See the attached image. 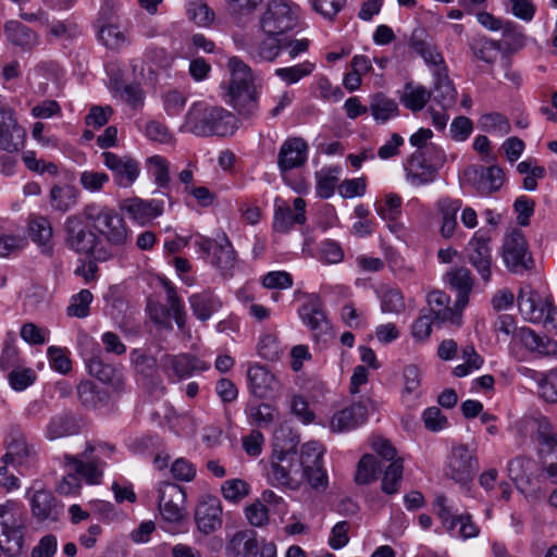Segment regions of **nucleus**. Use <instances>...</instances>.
<instances>
[{
	"label": "nucleus",
	"instance_id": "nucleus-1",
	"mask_svg": "<svg viewBox=\"0 0 557 557\" xmlns=\"http://www.w3.org/2000/svg\"><path fill=\"white\" fill-rule=\"evenodd\" d=\"M182 129L196 136H227L236 129V117L223 108L197 102L189 108Z\"/></svg>",
	"mask_w": 557,
	"mask_h": 557
},
{
	"label": "nucleus",
	"instance_id": "nucleus-2",
	"mask_svg": "<svg viewBox=\"0 0 557 557\" xmlns=\"http://www.w3.org/2000/svg\"><path fill=\"white\" fill-rule=\"evenodd\" d=\"M161 529L170 534L186 531L187 496L185 490L171 482L159 483L156 487Z\"/></svg>",
	"mask_w": 557,
	"mask_h": 557
},
{
	"label": "nucleus",
	"instance_id": "nucleus-3",
	"mask_svg": "<svg viewBox=\"0 0 557 557\" xmlns=\"http://www.w3.org/2000/svg\"><path fill=\"white\" fill-rule=\"evenodd\" d=\"M260 29L268 37H285L286 34L302 29L299 7L288 0H271L262 13Z\"/></svg>",
	"mask_w": 557,
	"mask_h": 557
},
{
	"label": "nucleus",
	"instance_id": "nucleus-4",
	"mask_svg": "<svg viewBox=\"0 0 557 557\" xmlns=\"http://www.w3.org/2000/svg\"><path fill=\"white\" fill-rule=\"evenodd\" d=\"M24 527V515L16 502L7 500L0 506V549L8 557L21 555Z\"/></svg>",
	"mask_w": 557,
	"mask_h": 557
},
{
	"label": "nucleus",
	"instance_id": "nucleus-5",
	"mask_svg": "<svg viewBox=\"0 0 557 557\" xmlns=\"http://www.w3.org/2000/svg\"><path fill=\"white\" fill-rule=\"evenodd\" d=\"M64 469L65 475L58 484V491L63 495L76 494L82 486V480L89 485H97L101 483V468L89 463L85 465L78 456L66 455L64 457Z\"/></svg>",
	"mask_w": 557,
	"mask_h": 557
},
{
	"label": "nucleus",
	"instance_id": "nucleus-6",
	"mask_svg": "<svg viewBox=\"0 0 557 557\" xmlns=\"http://www.w3.org/2000/svg\"><path fill=\"white\" fill-rule=\"evenodd\" d=\"M502 257L506 268L515 274H523L534 267V260L529 250L525 236L519 230H513L505 236Z\"/></svg>",
	"mask_w": 557,
	"mask_h": 557
},
{
	"label": "nucleus",
	"instance_id": "nucleus-7",
	"mask_svg": "<svg viewBox=\"0 0 557 557\" xmlns=\"http://www.w3.org/2000/svg\"><path fill=\"white\" fill-rule=\"evenodd\" d=\"M95 207L88 208L86 214L92 220L95 227L112 246L122 247L128 240V228L124 219L112 208H99L92 213Z\"/></svg>",
	"mask_w": 557,
	"mask_h": 557
},
{
	"label": "nucleus",
	"instance_id": "nucleus-8",
	"mask_svg": "<svg viewBox=\"0 0 557 557\" xmlns=\"http://www.w3.org/2000/svg\"><path fill=\"white\" fill-rule=\"evenodd\" d=\"M220 97L235 110L240 111L244 108V63L237 57H232L227 61L220 84Z\"/></svg>",
	"mask_w": 557,
	"mask_h": 557
},
{
	"label": "nucleus",
	"instance_id": "nucleus-9",
	"mask_svg": "<svg viewBox=\"0 0 557 557\" xmlns=\"http://www.w3.org/2000/svg\"><path fill=\"white\" fill-rule=\"evenodd\" d=\"M479 469L474 450L460 444L451 448L447 458L445 474L460 485L468 484Z\"/></svg>",
	"mask_w": 557,
	"mask_h": 557
},
{
	"label": "nucleus",
	"instance_id": "nucleus-10",
	"mask_svg": "<svg viewBox=\"0 0 557 557\" xmlns=\"http://www.w3.org/2000/svg\"><path fill=\"white\" fill-rule=\"evenodd\" d=\"M429 314L438 325L461 326L466 307L458 305V299L450 306V297L442 290H432L426 296Z\"/></svg>",
	"mask_w": 557,
	"mask_h": 557
},
{
	"label": "nucleus",
	"instance_id": "nucleus-11",
	"mask_svg": "<svg viewBox=\"0 0 557 557\" xmlns=\"http://www.w3.org/2000/svg\"><path fill=\"white\" fill-rule=\"evenodd\" d=\"M194 246L202 258L207 259L215 268L227 271L234 264V251L227 238L211 240L197 234Z\"/></svg>",
	"mask_w": 557,
	"mask_h": 557
},
{
	"label": "nucleus",
	"instance_id": "nucleus-12",
	"mask_svg": "<svg viewBox=\"0 0 557 557\" xmlns=\"http://www.w3.org/2000/svg\"><path fill=\"white\" fill-rule=\"evenodd\" d=\"M465 177L481 196L498 191L505 182V173L498 165H470L465 170Z\"/></svg>",
	"mask_w": 557,
	"mask_h": 557
},
{
	"label": "nucleus",
	"instance_id": "nucleus-13",
	"mask_svg": "<svg viewBox=\"0 0 557 557\" xmlns=\"http://www.w3.org/2000/svg\"><path fill=\"white\" fill-rule=\"evenodd\" d=\"M120 209L134 224L145 226L163 214L164 201L133 197L124 199L120 203Z\"/></svg>",
	"mask_w": 557,
	"mask_h": 557
},
{
	"label": "nucleus",
	"instance_id": "nucleus-14",
	"mask_svg": "<svg viewBox=\"0 0 557 557\" xmlns=\"http://www.w3.org/2000/svg\"><path fill=\"white\" fill-rule=\"evenodd\" d=\"M409 45L411 49L423 59L425 65L431 71L432 76L448 70L440 48L434 42L433 38L425 34L424 30H414L411 35Z\"/></svg>",
	"mask_w": 557,
	"mask_h": 557
},
{
	"label": "nucleus",
	"instance_id": "nucleus-15",
	"mask_svg": "<svg viewBox=\"0 0 557 557\" xmlns=\"http://www.w3.org/2000/svg\"><path fill=\"white\" fill-rule=\"evenodd\" d=\"M490 242V236L480 230L473 234L467 246L468 260L485 283L490 282L492 276Z\"/></svg>",
	"mask_w": 557,
	"mask_h": 557
},
{
	"label": "nucleus",
	"instance_id": "nucleus-16",
	"mask_svg": "<svg viewBox=\"0 0 557 557\" xmlns=\"http://www.w3.org/2000/svg\"><path fill=\"white\" fill-rule=\"evenodd\" d=\"M66 243L78 253L89 255L97 244L96 234L89 230L86 221L79 215H70L64 223Z\"/></svg>",
	"mask_w": 557,
	"mask_h": 557
},
{
	"label": "nucleus",
	"instance_id": "nucleus-17",
	"mask_svg": "<svg viewBox=\"0 0 557 557\" xmlns=\"http://www.w3.org/2000/svg\"><path fill=\"white\" fill-rule=\"evenodd\" d=\"M25 136L14 110L0 104V148L10 152L18 151L24 147Z\"/></svg>",
	"mask_w": 557,
	"mask_h": 557
},
{
	"label": "nucleus",
	"instance_id": "nucleus-18",
	"mask_svg": "<svg viewBox=\"0 0 557 557\" xmlns=\"http://www.w3.org/2000/svg\"><path fill=\"white\" fill-rule=\"evenodd\" d=\"M195 522L203 534H210L222 525V506L216 496L202 495L195 509Z\"/></svg>",
	"mask_w": 557,
	"mask_h": 557
},
{
	"label": "nucleus",
	"instance_id": "nucleus-19",
	"mask_svg": "<svg viewBox=\"0 0 557 557\" xmlns=\"http://www.w3.org/2000/svg\"><path fill=\"white\" fill-rule=\"evenodd\" d=\"M269 479L278 485L297 490L304 481L296 458L272 457Z\"/></svg>",
	"mask_w": 557,
	"mask_h": 557
},
{
	"label": "nucleus",
	"instance_id": "nucleus-20",
	"mask_svg": "<svg viewBox=\"0 0 557 557\" xmlns=\"http://www.w3.org/2000/svg\"><path fill=\"white\" fill-rule=\"evenodd\" d=\"M104 165L114 174V181L120 187H131L139 177V163L129 157L120 158L112 152L102 153Z\"/></svg>",
	"mask_w": 557,
	"mask_h": 557
},
{
	"label": "nucleus",
	"instance_id": "nucleus-21",
	"mask_svg": "<svg viewBox=\"0 0 557 557\" xmlns=\"http://www.w3.org/2000/svg\"><path fill=\"white\" fill-rule=\"evenodd\" d=\"M25 497L29 502L33 516L38 520H46L53 516L55 503L52 494L40 481H34L26 488Z\"/></svg>",
	"mask_w": 557,
	"mask_h": 557
},
{
	"label": "nucleus",
	"instance_id": "nucleus-22",
	"mask_svg": "<svg viewBox=\"0 0 557 557\" xmlns=\"http://www.w3.org/2000/svg\"><path fill=\"white\" fill-rule=\"evenodd\" d=\"M308 145L300 137L288 138L278 152L277 164L282 172L299 168L307 161Z\"/></svg>",
	"mask_w": 557,
	"mask_h": 557
},
{
	"label": "nucleus",
	"instance_id": "nucleus-23",
	"mask_svg": "<svg viewBox=\"0 0 557 557\" xmlns=\"http://www.w3.org/2000/svg\"><path fill=\"white\" fill-rule=\"evenodd\" d=\"M515 343L530 352L557 358V341L540 335L530 327L523 326L515 332Z\"/></svg>",
	"mask_w": 557,
	"mask_h": 557
},
{
	"label": "nucleus",
	"instance_id": "nucleus-24",
	"mask_svg": "<svg viewBox=\"0 0 557 557\" xmlns=\"http://www.w3.org/2000/svg\"><path fill=\"white\" fill-rule=\"evenodd\" d=\"M366 419L367 407L356 403L335 412L330 419L329 428L333 433H345L361 425Z\"/></svg>",
	"mask_w": 557,
	"mask_h": 557
},
{
	"label": "nucleus",
	"instance_id": "nucleus-25",
	"mask_svg": "<svg viewBox=\"0 0 557 557\" xmlns=\"http://www.w3.org/2000/svg\"><path fill=\"white\" fill-rule=\"evenodd\" d=\"M517 301L520 314L525 321L530 323L543 321L546 302H543L541 296L530 285H523L520 288Z\"/></svg>",
	"mask_w": 557,
	"mask_h": 557
},
{
	"label": "nucleus",
	"instance_id": "nucleus-26",
	"mask_svg": "<svg viewBox=\"0 0 557 557\" xmlns=\"http://www.w3.org/2000/svg\"><path fill=\"white\" fill-rule=\"evenodd\" d=\"M163 371L169 375H174L178 380L186 379L197 371H206L209 366L188 356H165L162 360Z\"/></svg>",
	"mask_w": 557,
	"mask_h": 557
},
{
	"label": "nucleus",
	"instance_id": "nucleus-27",
	"mask_svg": "<svg viewBox=\"0 0 557 557\" xmlns=\"http://www.w3.org/2000/svg\"><path fill=\"white\" fill-rule=\"evenodd\" d=\"M27 231L33 243L44 253H51L53 250V231L48 218L39 214H32L28 219Z\"/></svg>",
	"mask_w": 557,
	"mask_h": 557
},
{
	"label": "nucleus",
	"instance_id": "nucleus-28",
	"mask_svg": "<svg viewBox=\"0 0 557 557\" xmlns=\"http://www.w3.org/2000/svg\"><path fill=\"white\" fill-rule=\"evenodd\" d=\"M86 367L89 374L111 386L116 394L124 391L125 379L120 370L103 363L97 356L86 359Z\"/></svg>",
	"mask_w": 557,
	"mask_h": 557
},
{
	"label": "nucleus",
	"instance_id": "nucleus-29",
	"mask_svg": "<svg viewBox=\"0 0 557 557\" xmlns=\"http://www.w3.org/2000/svg\"><path fill=\"white\" fill-rule=\"evenodd\" d=\"M445 282L457 292L458 305L467 307L469 296L472 292L474 280L469 269L465 267H455L449 269L445 276Z\"/></svg>",
	"mask_w": 557,
	"mask_h": 557
},
{
	"label": "nucleus",
	"instance_id": "nucleus-30",
	"mask_svg": "<svg viewBox=\"0 0 557 557\" xmlns=\"http://www.w3.org/2000/svg\"><path fill=\"white\" fill-rule=\"evenodd\" d=\"M445 160V152L436 150V159H434V165L421 168L418 164V161L408 162L406 168L407 181L413 187H420L432 183L435 180L437 170L443 166Z\"/></svg>",
	"mask_w": 557,
	"mask_h": 557
},
{
	"label": "nucleus",
	"instance_id": "nucleus-31",
	"mask_svg": "<svg viewBox=\"0 0 557 557\" xmlns=\"http://www.w3.org/2000/svg\"><path fill=\"white\" fill-rule=\"evenodd\" d=\"M4 37L11 45L24 51L32 50L39 44L38 36L29 27L14 20L4 24Z\"/></svg>",
	"mask_w": 557,
	"mask_h": 557
},
{
	"label": "nucleus",
	"instance_id": "nucleus-32",
	"mask_svg": "<svg viewBox=\"0 0 557 557\" xmlns=\"http://www.w3.org/2000/svg\"><path fill=\"white\" fill-rule=\"evenodd\" d=\"M248 379L251 394L259 398L271 397L277 387L274 375L260 366L249 368Z\"/></svg>",
	"mask_w": 557,
	"mask_h": 557
},
{
	"label": "nucleus",
	"instance_id": "nucleus-33",
	"mask_svg": "<svg viewBox=\"0 0 557 557\" xmlns=\"http://www.w3.org/2000/svg\"><path fill=\"white\" fill-rule=\"evenodd\" d=\"M299 318L313 333L314 339L326 334L330 330V323L324 311L315 304H306L299 308Z\"/></svg>",
	"mask_w": 557,
	"mask_h": 557
},
{
	"label": "nucleus",
	"instance_id": "nucleus-34",
	"mask_svg": "<svg viewBox=\"0 0 557 557\" xmlns=\"http://www.w3.org/2000/svg\"><path fill=\"white\" fill-rule=\"evenodd\" d=\"M148 177L159 188H168L171 182V162L163 156L153 154L145 160Z\"/></svg>",
	"mask_w": 557,
	"mask_h": 557
},
{
	"label": "nucleus",
	"instance_id": "nucleus-35",
	"mask_svg": "<svg viewBox=\"0 0 557 557\" xmlns=\"http://www.w3.org/2000/svg\"><path fill=\"white\" fill-rule=\"evenodd\" d=\"M299 435L287 426H280L274 433L272 457L296 458Z\"/></svg>",
	"mask_w": 557,
	"mask_h": 557
},
{
	"label": "nucleus",
	"instance_id": "nucleus-36",
	"mask_svg": "<svg viewBox=\"0 0 557 557\" xmlns=\"http://www.w3.org/2000/svg\"><path fill=\"white\" fill-rule=\"evenodd\" d=\"M115 447L110 444L100 442L88 443L85 450L78 458L82 459L85 465L89 463L100 467L103 471L108 461H113L115 459Z\"/></svg>",
	"mask_w": 557,
	"mask_h": 557
},
{
	"label": "nucleus",
	"instance_id": "nucleus-37",
	"mask_svg": "<svg viewBox=\"0 0 557 557\" xmlns=\"http://www.w3.org/2000/svg\"><path fill=\"white\" fill-rule=\"evenodd\" d=\"M434 100L443 109L451 108L457 100V90L448 76V70L433 76Z\"/></svg>",
	"mask_w": 557,
	"mask_h": 557
},
{
	"label": "nucleus",
	"instance_id": "nucleus-38",
	"mask_svg": "<svg viewBox=\"0 0 557 557\" xmlns=\"http://www.w3.org/2000/svg\"><path fill=\"white\" fill-rule=\"evenodd\" d=\"M462 202L460 199L442 198L437 201V208L442 215L441 235L444 238H450L457 226V212Z\"/></svg>",
	"mask_w": 557,
	"mask_h": 557
},
{
	"label": "nucleus",
	"instance_id": "nucleus-39",
	"mask_svg": "<svg viewBox=\"0 0 557 557\" xmlns=\"http://www.w3.org/2000/svg\"><path fill=\"white\" fill-rule=\"evenodd\" d=\"M30 460V449L22 436L13 438L8 443L7 453L2 456L3 463L18 468L20 472L24 474L22 469Z\"/></svg>",
	"mask_w": 557,
	"mask_h": 557
},
{
	"label": "nucleus",
	"instance_id": "nucleus-40",
	"mask_svg": "<svg viewBox=\"0 0 557 557\" xmlns=\"http://www.w3.org/2000/svg\"><path fill=\"white\" fill-rule=\"evenodd\" d=\"M537 442L541 458L553 457L557 460V433L546 418L539 420Z\"/></svg>",
	"mask_w": 557,
	"mask_h": 557
},
{
	"label": "nucleus",
	"instance_id": "nucleus-41",
	"mask_svg": "<svg viewBox=\"0 0 557 557\" xmlns=\"http://www.w3.org/2000/svg\"><path fill=\"white\" fill-rule=\"evenodd\" d=\"M112 97L126 103L131 109L137 111L145 104V92L138 84L111 85Z\"/></svg>",
	"mask_w": 557,
	"mask_h": 557
},
{
	"label": "nucleus",
	"instance_id": "nucleus-42",
	"mask_svg": "<svg viewBox=\"0 0 557 557\" xmlns=\"http://www.w3.org/2000/svg\"><path fill=\"white\" fill-rule=\"evenodd\" d=\"M49 196L52 209L66 212L77 203L78 191L71 185H54Z\"/></svg>",
	"mask_w": 557,
	"mask_h": 557
},
{
	"label": "nucleus",
	"instance_id": "nucleus-43",
	"mask_svg": "<svg viewBox=\"0 0 557 557\" xmlns=\"http://www.w3.org/2000/svg\"><path fill=\"white\" fill-rule=\"evenodd\" d=\"M189 304L194 314L201 321L210 319L221 308L220 300L210 293L190 296Z\"/></svg>",
	"mask_w": 557,
	"mask_h": 557
},
{
	"label": "nucleus",
	"instance_id": "nucleus-44",
	"mask_svg": "<svg viewBox=\"0 0 557 557\" xmlns=\"http://www.w3.org/2000/svg\"><path fill=\"white\" fill-rule=\"evenodd\" d=\"M370 111L376 122L385 123L398 114V104L395 100L379 92L371 97Z\"/></svg>",
	"mask_w": 557,
	"mask_h": 557
},
{
	"label": "nucleus",
	"instance_id": "nucleus-45",
	"mask_svg": "<svg viewBox=\"0 0 557 557\" xmlns=\"http://www.w3.org/2000/svg\"><path fill=\"white\" fill-rule=\"evenodd\" d=\"M430 98L431 91L424 86L408 83L405 85L400 100L407 109L417 112L425 107Z\"/></svg>",
	"mask_w": 557,
	"mask_h": 557
},
{
	"label": "nucleus",
	"instance_id": "nucleus-46",
	"mask_svg": "<svg viewBox=\"0 0 557 557\" xmlns=\"http://www.w3.org/2000/svg\"><path fill=\"white\" fill-rule=\"evenodd\" d=\"M97 36L98 40L110 49H119L127 44V35L124 29L115 24H98Z\"/></svg>",
	"mask_w": 557,
	"mask_h": 557
},
{
	"label": "nucleus",
	"instance_id": "nucleus-47",
	"mask_svg": "<svg viewBox=\"0 0 557 557\" xmlns=\"http://www.w3.org/2000/svg\"><path fill=\"white\" fill-rule=\"evenodd\" d=\"M470 49L476 59L485 63L493 64L502 48L499 42L494 39L487 37H475L470 42Z\"/></svg>",
	"mask_w": 557,
	"mask_h": 557
},
{
	"label": "nucleus",
	"instance_id": "nucleus-48",
	"mask_svg": "<svg viewBox=\"0 0 557 557\" xmlns=\"http://www.w3.org/2000/svg\"><path fill=\"white\" fill-rule=\"evenodd\" d=\"M78 424L70 416L53 417L47 425L46 436L53 441L64 436H71L78 433Z\"/></svg>",
	"mask_w": 557,
	"mask_h": 557
},
{
	"label": "nucleus",
	"instance_id": "nucleus-49",
	"mask_svg": "<svg viewBox=\"0 0 557 557\" xmlns=\"http://www.w3.org/2000/svg\"><path fill=\"white\" fill-rule=\"evenodd\" d=\"M296 212L281 199L275 200L273 227L278 233H287L295 225H302L296 218Z\"/></svg>",
	"mask_w": 557,
	"mask_h": 557
},
{
	"label": "nucleus",
	"instance_id": "nucleus-50",
	"mask_svg": "<svg viewBox=\"0 0 557 557\" xmlns=\"http://www.w3.org/2000/svg\"><path fill=\"white\" fill-rule=\"evenodd\" d=\"M276 546L273 542L258 540L256 531L246 530V557H276Z\"/></svg>",
	"mask_w": 557,
	"mask_h": 557
},
{
	"label": "nucleus",
	"instance_id": "nucleus-51",
	"mask_svg": "<svg viewBox=\"0 0 557 557\" xmlns=\"http://www.w3.org/2000/svg\"><path fill=\"white\" fill-rule=\"evenodd\" d=\"M434 508L446 532L454 533L456 530V521L460 513H457V510L449 505L448 498L443 494L436 496Z\"/></svg>",
	"mask_w": 557,
	"mask_h": 557
},
{
	"label": "nucleus",
	"instance_id": "nucleus-52",
	"mask_svg": "<svg viewBox=\"0 0 557 557\" xmlns=\"http://www.w3.org/2000/svg\"><path fill=\"white\" fill-rule=\"evenodd\" d=\"M166 424L170 431L180 437H188L196 433V423L186 413L171 411L166 414Z\"/></svg>",
	"mask_w": 557,
	"mask_h": 557
},
{
	"label": "nucleus",
	"instance_id": "nucleus-53",
	"mask_svg": "<svg viewBox=\"0 0 557 557\" xmlns=\"http://www.w3.org/2000/svg\"><path fill=\"white\" fill-rule=\"evenodd\" d=\"M289 412L305 425L315 421V413L310 408L307 398L300 394H292L288 398Z\"/></svg>",
	"mask_w": 557,
	"mask_h": 557
},
{
	"label": "nucleus",
	"instance_id": "nucleus-54",
	"mask_svg": "<svg viewBox=\"0 0 557 557\" xmlns=\"http://www.w3.org/2000/svg\"><path fill=\"white\" fill-rule=\"evenodd\" d=\"M404 462L401 458L393 460L384 471L382 491L386 494H395L399 490L403 480Z\"/></svg>",
	"mask_w": 557,
	"mask_h": 557
},
{
	"label": "nucleus",
	"instance_id": "nucleus-55",
	"mask_svg": "<svg viewBox=\"0 0 557 557\" xmlns=\"http://www.w3.org/2000/svg\"><path fill=\"white\" fill-rule=\"evenodd\" d=\"M314 69V63L304 61L293 66L276 69L275 75L286 84L292 85L298 83L301 78L309 76Z\"/></svg>",
	"mask_w": 557,
	"mask_h": 557
},
{
	"label": "nucleus",
	"instance_id": "nucleus-56",
	"mask_svg": "<svg viewBox=\"0 0 557 557\" xmlns=\"http://www.w3.org/2000/svg\"><path fill=\"white\" fill-rule=\"evenodd\" d=\"M139 131L144 133L147 139L159 144H171L173 141V135L170 133L168 127L154 120L146 122L144 125L140 121L136 122Z\"/></svg>",
	"mask_w": 557,
	"mask_h": 557
},
{
	"label": "nucleus",
	"instance_id": "nucleus-57",
	"mask_svg": "<svg viewBox=\"0 0 557 557\" xmlns=\"http://www.w3.org/2000/svg\"><path fill=\"white\" fill-rule=\"evenodd\" d=\"M8 382L10 387L15 392H23L36 381V373L32 368L24 366L12 369L8 375Z\"/></svg>",
	"mask_w": 557,
	"mask_h": 557
},
{
	"label": "nucleus",
	"instance_id": "nucleus-58",
	"mask_svg": "<svg viewBox=\"0 0 557 557\" xmlns=\"http://www.w3.org/2000/svg\"><path fill=\"white\" fill-rule=\"evenodd\" d=\"M324 453V446L318 441H310L304 444L300 451V459L297 461V463L300 465V470L321 465Z\"/></svg>",
	"mask_w": 557,
	"mask_h": 557
},
{
	"label": "nucleus",
	"instance_id": "nucleus-59",
	"mask_svg": "<svg viewBox=\"0 0 557 557\" xmlns=\"http://www.w3.org/2000/svg\"><path fill=\"white\" fill-rule=\"evenodd\" d=\"M403 199L399 195L389 193L383 202L376 206V213L386 221H396L401 213Z\"/></svg>",
	"mask_w": 557,
	"mask_h": 557
},
{
	"label": "nucleus",
	"instance_id": "nucleus-60",
	"mask_svg": "<svg viewBox=\"0 0 557 557\" xmlns=\"http://www.w3.org/2000/svg\"><path fill=\"white\" fill-rule=\"evenodd\" d=\"M47 357L51 369L54 371L61 374H66L71 371L72 362L69 349L59 346H50L47 349Z\"/></svg>",
	"mask_w": 557,
	"mask_h": 557
},
{
	"label": "nucleus",
	"instance_id": "nucleus-61",
	"mask_svg": "<svg viewBox=\"0 0 557 557\" xmlns=\"http://www.w3.org/2000/svg\"><path fill=\"white\" fill-rule=\"evenodd\" d=\"M187 14L189 20L199 27H209L214 21V12L200 0L189 3Z\"/></svg>",
	"mask_w": 557,
	"mask_h": 557
},
{
	"label": "nucleus",
	"instance_id": "nucleus-62",
	"mask_svg": "<svg viewBox=\"0 0 557 557\" xmlns=\"http://www.w3.org/2000/svg\"><path fill=\"white\" fill-rule=\"evenodd\" d=\"M379 462L372 455H364L359 460L355 480L358 484H369L375 480Z\"/></svg>",
	"mask_w": 557,
	"mask_h": 557
},
{
	"label": "nucleus",
	"instance_id": "nucleus-63",
	"mask_svg": "<svg viewBox=\"0 0 557 557\" xmlns=\"http://www.w3.org/2000/svg\"><path fill=\"white\" fill-rule=\"evenodd\" d=\"M92 301V294L88 289H82L73 295L66 309L70 317L86 318L89 314V307Z\"/></svg>",
	"mask_w": 557,
	"mask_h": 557
},
{
	"label": "nucleus",
	"instance_id": "nucleus-64",
	"mask_svg": "<svg viewBox=\"0 0 557 557\" xmlns=\"http://www.w3.org/2000/svg\"><path fill=\"white\" fill-rule=\"evenodd\" d=\"M481 127L488 132L504 136L510 132L509 121L500 113H486L480 119Z\"/></svg>",
	"mask_w": 557,
	"mask_h": 557
}]
</instances>
